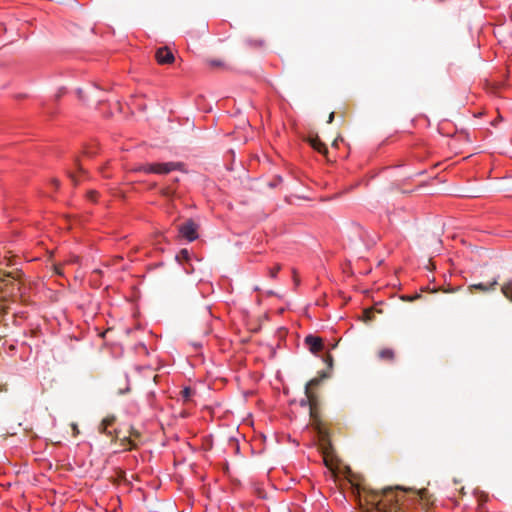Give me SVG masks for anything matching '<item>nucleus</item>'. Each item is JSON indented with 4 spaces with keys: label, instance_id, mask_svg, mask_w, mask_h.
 Returning <instances> with one entry per match:
<instances>
[{
    "label": "nucleus",
    "instance_id": "nucleus-29",
    "mask_svg": "<svg viewBox=\"0 0 512 512\" xmlns=\"http://www.w3.org/2000/svg\"><path fill=\"white\" fill-rule=\"evenodd\" d=\"M338 144V139H336L334 142H333V146H337Z\"/></svg>",
    "mask_w": 512,
    "mask_h": 512
},
{
    "label": "nucleus",
    "instance_id": "nucleus-12",
    "mask_svg": "<svg viewBox=\"0 0 512 512\" xmlns=\"http://www.w3.org/2000/svg\"><path fill=\"white\" fill-rule=\"evenodd\" d=\"M501 291L506 298L512 301V280L504 284L501 288Z\"/></svg>",
    "mask_w": 512,
    "mask_h": 512
},
{
    "label": "nucleus",
    "instance_id": "nucleus-27",
    "mask_svg": "<svg viewBox=\"0 0 512 512\" xmlns=\"http://www.w3.org/2000/svg\"><path fill=\"white\" fill-rule=\"evenodd\" d=\"M332 362H333V359L331 357H329V367H332Z\"/></svg>",
    "mask_w": 512,
    "mask_h": 512
},
{
    "label": "nucleus",
    "instance_id": "nucleus-20",
    "mask_svg": "<svg viewBox=\"0 0 512 512\" xmlns=\"http://www.w3.org/2000/svg\"><path fill=\"white\" fill-rule=\"evenodd\" d=\"M184 271L187 273V274H190L193 272V267L189 266V267H186L184 266Z\"/></svg>",
    "mask_w": 512,
    "mask_h": 512
},
{
    "label": "nucleus",
    "instance_id": "nucleus-18",
    "mask_svg": "<svg viewBox=\"0 0 512 512\" xmlns=\"http://www.w3.org/2000/svg\"><path fill=\"white\" fill-rule=\"evenodd\" d=\"M420 298V294H415L413 296H408V297H405L404 299L407 300V301H414L416 299Z\"/></svg>",
    "mask_w": 512,
    "mask_h": 512
},
{
    "label": "nucleus",
    "instance_id": "nucleus-26",
    "mask_svg": "<svg viewBox=\"0 0 512 512\" xmlns=\"http://www.w3.org/2000/svg\"><path fill=\"white\" fill-rule=\"evenodd\" d=\"M424 494H425V490L419 492V495H420L421 498L424 497Z\"/></svg>",
    "mask_w": 512,
    "mask_h": 512
},
{
    "label": "nucleus",
    "instance_id": "nucleus-17",
    "mask_svg": "<svg viewBox=\"0 0 512 512\" xmlns=\"http://www.w3.org/2000/svg\"><path fill=\"white\" fill-rule=\"evenodd\" d=\"M209 63L213 67H219L223 65V63L220 60H211Z\"/></svg>",
    "mask_w": 512,
    "mask_h": 512
},
{
    "label": "nucleus",
    "instance_id": "nucleus-8",
    "mask_svg": "<svg viewBox=\"0 0 512 512\" xmlns=\"http://www.w3.org/2000/svg\"><path fill=\"white\" fill-rule=\"evenodd\" d=\"M176 261L184 265L185 263H189L191 260V254L187 249H181L175 256Z\"/></svg>",
    "mask_w": 512,
    "mask_h": 512
},
{
    "label": "nucleus",
    "instance_id": "nucleus-28",
    "mask_svg": "<svg viewBox=\"0 0 512 512\" xmlns=\"http://www.w3.org/2000/svg\"><path fill=\"white\" fill-rule=\"evenodd\" d=\"M86 153H87V155H89V156H92V155L94 154V152H92V151H87Z\"/></svg>",
    "mask_w": 512,
    "mask_h": 512
},
{
    "label": "nucleus",
    "instance_id": "nucleus-22",
    "mask_svg": "<svg viewBox=\"0 0 512 512\" xmlns=\"http://www.w3.org/2000/svg\"><path fill=\"white\" fill-rule=\"evenodd\" d=\"M318 433H319V435H320L321 437H324V436H325V432H324V430H323L321 427H319V428H318Z\"/></svg>",
    "mask_w": 512,
    "mask_h": 512
},
{
    "label": "nucleus",
    "instance_id": "nucleus-2",
    "mask_svg": "<svg viewBox=\"0 0 512 512\" xmlns=\"http://www.w3.org/2000/svg\"><path fill=\"white\" fill-rule=\"evenodd\" d=\"M180 236L189 242H192L198 238V225L189 219L178 227Z\"/></svg>",
    "mask_w": 512,
    "mask_h": 512
},
{
    "label": "nucleus",
    "instance_id": "nucleus-25",
    "mask_svg": "<svg viewBox=\"0 0 512 512\" xmlns=\"http://www.w3.org/2000/svg\"><path fill=\"white\" fill-rule=\"evenodd\" d=\"M391 490H392L391 488H385L384 489V494H387L388 492H391Z\"/></svg>",
    "mask_w": 512,
    "mask_h": 512
},
{
    "label": "nucleus",
    "instance_id": "nucleus-13",
    "mask_svg": "<svg viewBox=\"0 0 512 512\" xmlns=\"http://www.w3.org/2000/svg\"><path fill=\"white\" fill-rule=\"evenodd\" d=\"M156 394L154 391H150L147 393V402L151 407H154L153 400L155 399Z\"/></svg>",
    "mask_w": 512,
    "mask_h": 512
},
{
    "label": "nucleus",
    "instance_id": "nucleus-7",
    "mask_svg": "<svg viewBox=\"0 0 512 512\" xmlns=\"http://www.w3.org/2000/svg\"><path fill=\"white\" fill-rule=\"evenodd\" d=\"M309 143L311 147L319 153L325 154L328 152L326 145L321 141L318 135L311 136Z\"/></svg>",
    "mask_w": 512,
    "mask_h": 512
},
{
    "label": "nucleus",
    "instance_id": "nucleus-21",
    "mask_svg": "<svg viewBox=\"0 0 512 512\" xmlns=\"http://www.w3.org/2000/svg\"><path fill=\"white\" fill-rule=\"evenodd\" d=\"M333 120H334V112L330 113L327 123H332Z\"/></svg>",
    "mask_w": 512,
    "mask_h": 512
},
{
    "label": "nucleus",
    "instance_id": "nucleus-14",
    "mask_svg": "<svg viewBox=\"0 0 512 512\" xmlns=\"http://www.w3.org/2000/svg\"><path fill=\"white\" fill-rule=\"evenodd\" d=\"M125 378H126V381H127V386L124 388V389H120L119 390V394L120 395H123V394H126L130 391V386H129V376L128 374H125Z\"/></svg>",
    "mask_w": 512,
    "mask_h": 512
},
{
    "label": "nucleus",
    "instance_id": "nucleus-4",
    "mask_svg": "<svg viewBox=\"0 0 512 512\" xmlns=\"http://www.w3.org/2000/svg\"><path fill=\"white\" fill-rule=\"evenodd\" d=\"M329 375L325 372V371H322L320 373V376L319 377H315L313 379H311L306 385H305V394H306V397L309 401L312 400L313 398V395L311 393V389L318 386L323 379L327 378Z\"/></svg>",
    "mask_w": 512,
    "mask_h": 512
},
{
    "label": "nucleus",
    "instance_id": "nucleus-24",
    "mask_svg": "<svg viewBox=\"0 0 512 512\" xmlns=\"http://www.w3.org/2000/svg\"><path fill=\"white\" fill-rule=\"evenodd\" d=\"M52 184L54 185L55 188H57L59 186V183L57 180H53Z\"/></svg>",
    "mask_w": 512,
    "mask_h": 512
},
{
    "label": "nucleus",
    "instance_id": "nucleus-10",
    "mask_svg": "<svg viewBox=\"0 0 512 512\" xmlns=\"http://www.w3.org/2000/svg\"><path fill=\"white\" fill-rule=\"evenodd\" d=\"M194 394L195 390L189 386L184 387L180 392L181 399L183 400L184 403L189 402Z\"/></svg>",
    "mask_w": 512,
    "mask_h": 512
},
{
    "label": "nucleus",
    "instance_id": "nucleus-11",
    "mask_svg": "<svg viewBox=\"0 0 512 512\" xmlns=\"http://www.w3.org/2000/svg\"><path fill=\"white\" fill-rule=\"evenodd\" d=\"M394 357V351L390 348H385L379 351V358L383 360H392Z\"/></svg>",
    "mask_w": 512,
    "mask_h": 512
},
{
    "label": "nucleus",
    "instance_id": "nucleus-1",
    "mask_svg": "<svg viewBox=\"0 0 512 512\" xmlns=\"http://www.w3.org/2000/svg\"><path fill=\"white\" fill-rule=\"evenodd\" d=\"M184 163L182 162H154L140 164L135 168L136 172H143L146 174H159L167 175L173 171H183Z\"/></svg>",
    "mask_w": 512,
    "mask_h": 512
},
{
    "label": "nucleus",
    "instance_id": "nucleus-19",
    "mask_svg": "<svg viewBox=\"0 0 512 512\" xmlns=\"http://www.w3.org/2000/svg\"><path fill=\"white\" fill-rule=\"evenodd\" d=\"M69 177H70V179L72 180V182H73L74 184H76V183H77V181H78V180L76 179V175H75L74 173L70 172V173H69Z\"/></svg>",
    "mask_w": 512,
    "mask_h": 512
},
{
    "label": "nucleus",
    "instance_id": "nucleus-31",
    "mask_svg": "<svg viewBox=\"0 0 512 512\" xmlns=\"http://www.w3.org/2000/svg\"><path fill=\"white\" fill-rule=\"evenodd\" d=\"M391 501H393V502L397 503V502H398V499H397V498H395V499H391Z\"/></svg>",
    "mask_w": 512,
    "mask_h": 512
},
{
    "label": "nucleus",
    "instance_id": "nucleus-23",
    "mask_svg": "<svg viewBox=\"0 0 512 512\" xmlns=\"http://www.w3.org/2000/svg\"><path fill=\"white\" fill-rule=\"evenodd\" d=\"M95 195H96V192L95 191H91L90 194H89V197L91 200H95Z\"/></svg>",
    "mask_w": 512,
    "mask_h": 512
},
{
    "label": "nucleus",
    "instance_id": "nucleus-15",
    "mask_svg": "<svg viewBox=\"0 0 512 512\" xmlns=\"http://www.w3.org/2000/svg\"><path fill=\"white\" fill-rule=\"evenodd\" d=\"M279 269H280L279 267L271 268L269 270L270 277L271 278H275L277 276V273H278Z\"/></svg>",
    "mask_w": 512,
    "mask_h": 512
},
{
    "label": "nucleus",
    "instance_id": "nucleus-5",
    "mask_svg": "<svg viewBox=\"0 0 512 512\" xmlns=\"http://www.w3.org/2000/svg\"><path fill=\"white\" fill-rule=\"evenodd\" d=\"M115 421H116V417L114 415H109V416L105 417L99 425V428H98L99 432L106 434L108 436H111L113 434V431L111 428L113 427Z\"/></svg>",
    "mask_w": 512,
    "mask_h": 512
},
{
    "label": "nucleus",
    "instance_id": "nucleus-6",
    "mask_svg": "<svg viewBox=\"0 0 512 512\" xmlns=\"http://www.w3.org/2000/svg\"><path fill=\"white\" fill-rule=\"evenodd\" d=\"M305 343L309 346V349L315 353L323 348V342L319 337L314 335H308L305 338Z\"/></svg>",
    "mask_w": 512,
    "mask_h": 512
},
{
    "label": "nucleus",
    "instance_id": "nucleus-16",
    "mask_svg": "<svg viewBox=\"0 0 512 512\" xmlns=\"http://www.w3.org/2000/svg\"><path fill=\"white\" fill-rule=\"evenodd\" d=\"M71 428H72V431H73V436H77L79 434V429H78V426L76 423H72L71 424Z\"/></svg>",
    "mask_w": 512,
    "mask_h": 512
},
{
    "label": "nucleus",
    "instance_id": "nucleus-9",
    "mask_svg": "<svg viewBox=\"0 0 512 512\" xmlns=\"http://www.w3.org/2000/svg\"><path fill=\"white\" fill-rule=\"evenodd\" d=\"M498 284L497 280L494 279L491 283L489 284H484V283H478V284H473L471 286H469V289L472 290V289H478L480 291H483V292H487L489 290H493L495 288V286Z\"/></svg>",
    "mask_w": 512,
    "mask_h": 512
},
{
    "label": "nucleus",
    "instance_id": "nucleus-30",
    "mask_svg": "<svg viewBox=\"0 0 512 512\" xmlns=\"http://www.w3.org/2000/svg\"><path fill=\"white\" fill-rule=\"evenodd\" d=\"M77 92H78L79 97H81L82 90H81V89H78V91H77Z\"/></svg>",
    "mask_w": 512,
    "mask_h": 512
},
{
    "label": "nucleus",
    "instance_id": "nucleus-3",
    "mask_svg": "<svg viewBox=\"0 0 512 512\" xmlns=\"http://www.w3.org/2000/svg\"><path fill=\"white\" fill-rule=\"evenodd\" d=\"M156 59L159 64H170L174 61V55L168 47H160L156 51Z\"/></svg>",
    "mask_w": 512,
    "mask_h": 512
}]
</instances>
